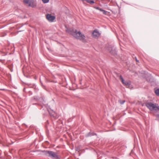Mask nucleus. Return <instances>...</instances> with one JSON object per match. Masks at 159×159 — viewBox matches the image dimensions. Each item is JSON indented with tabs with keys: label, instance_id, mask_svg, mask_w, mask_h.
<instances>
[{
	"label": "nucleus",
	"instance_id": "1",
	"mask_svg": "<svg viewBox=\"0 0 159 159\" xmlns=\"http://www.w3.org/2000/svg\"><path fill=\"white\" fill-rule=\"evenodd\" d=\"M145 104L150 111L156 113L159 112V106L158 104L149 102H146Z\"/></svg>",
	"mask_w": 159,
	"mask_h": 159
},
{
	"label": "nucleus",
	"instance_id": "2",
	"mask_svg": "<svg viewBox=\"0 0 159 159\" xmlns=\"http://www.w3.org/2000/svg\"><path fill=\"white\" fill-rule=\"evenodd\" d=\"M71 34L74 37L78 39L83 40L85 39V36L82 34L80 32L76 30H73L71 31Z\"/></svg>",
	"mask_w": 159,
	"mask_h": 159
},
{
	"label": "nucleus",
	"instance_id": "3",
	"mask_svg": "<svg viewBox=\"0 0 159 159\" xmlns=\"http://www.w3.org/2000/svg\"><path fill=\"white\" fill-rule=\"evenodd\" d=\"M24 2L27 4L29 6L32 7L36 6V4L33 0H24Z\"/></svg>",
	"mask_w": 159,
	"mask_h": 159
},
{
	"label": "nucleus",
	"instance_id": "4",
	"mask_svg": "<svg viewBox=\"0 0 159 159\" xmlns=\"http://www.w3.org/2000/svg\"><path fill=\"white\" fill-rule=\"evenodd\" d=\"M120 79L122 84L125 86H129L131 84V82L129 80L125 81L121 75H120Z\"/></svg>",
	"mask_w": 159,
	"mask_h": 159
},
{
	"label": "nucleus",
	"instance_id": "5",
	"mask_svg": "<svg viewBox=\"0 0 159 159\" xmlns=\"http://www.w3.org/2000/svg\"><path fill=\"white\" fill-rule=\"evenodd\" d=\"M46 18L50 22H52L55 19V17L53 16H52L51 14H47L46 15Z\"/></svg>",
	"mask_w": 159,
	"mask_h": 159
},
{
	"label": "nucleus",
	"instance_id": "6",
	"mask_svg": "<svg viewBox=\"0 0 159 159\" xmlns=\"http://www.w3.org/2000/svg\"><path fill=\"white\" fill-rule=\"evenodd\" d=\"M47 152L50 156L56 158H58L57 154L54 152L49 151H48Z\"/></svg>",
	"mask_w": 159,
	"mask_h": 159
},
{
	"label": "nucleus",
	"instance_id": "7",
	"mask_svg": "<svg viewBox=\"0 0 159 159\" xmlns=\"http://www.w3.org/2000/svg\"><path fill=\"white\" fill-rule=\"evenodd\" d=\"M100 33L97 30H95L92 33L93 36L94 38L98 37L100 35Z\"/></svg>",
	"mask_w": 159,
	"mask_h": 159
},
{
	"label": "nucleus",
	"instance_id": "8",
	"mask_svg": "<svg viewBox=\"0 0 159 159\" xmlns=\"http://www.w3.org/2000/svg\"><path fill=\"white\" fill-rule=\"evenodd\" d=\"M115 48H114V47H112L111 46H110L108 49V50L110 52H111L112 51L114 50Z\"/></svg>",
	"mask_w": 159,
	"mask_h": 159
},
{
	"label": "nucleus",
	"instance_id": "9",
	"mask_svg": "<svg viewBox=\"0 0 159 159\" xmlns=\"http://www.w3.org/2000/svg\"><path fill=\"white\" fill-rule=\"evenodd\" d=\"M90 4H92L94 3L93 1L92 0H86Z\"/></svg>",
	"mask_w": 159,
	"mask_h": 159
},
{
	"label": "nucleus",
	"instance_id": "10",
	"mask_svg": "<svg viewBox=\"0 0 159 159\" xmlns=\"http://www.w3.org/2000/svg\"><path fill=\"white\" fill-rule=\"evenodd\" d=\"M155 93L157 95L159 96V89L156 90L155 91Z\"/></svg>",
	"mask_w": 159,
	"mask_h": 159
},
{
	"label": "nucleus",
	"instance_id": "11",
	"mask_svg": "<svg viewBox=\"0 0 159 159\" xmlns=\"http://www.w3.org/2000/svg\"><path fill=\"white\" fill-rule=\"evenodd\" d=\"M43 2L44 3H47L49 2V0H42Z\"/></svg>",
	"mask_w": 159,
	"mask_h": 159
},
{
	"label": "nucleus",
	"instance_id": "12",
	"mask_svg": "<svg viewBox=\"0 0 159 159\" xmlns=\"http://www.w3.org/2000/svg\"><path fill=\"white\" fill-rule=\"evenodd\" d=\"M102 11L103 12V13L104 15H106L107 14V11L104 10H102Z\"/></svg>",
	"mask_w": 159,
	"mask_h": 159
},
{
	"label": "nucleus",
	"instance_id": "13",
	"mask_svg": "<svg viewBox=\"0 0 159 159\" xmlns=\"http://www.w3.org/2000/svg\"><path fill=\"white\" fill-rule=\"evenodd\" d=\"M125 102V101H120V103H121V104H123Z\"/></svg>",
	"mask_w": 159,
	"mask_h": 159
},
{
	"label": "nucleus",
	"instance_id": "14",
	"mask_svg": "<svg viewBox=\"0 0 159 159\" xmlns=\"http://www.w3.org/2000/svg\"><path fill=\"white\" fill-rule=\"evenodd\" d=\"M97 9H98L99 10H100V11H102V10H103L102 9H100V8H98H98H97Z\"/></svg>",
	"mask_w": 159,
	"mask_h": 159
},
{
	"label": "nucleus",
	"instance_id": "15",
	"mask_svg": "<svg viewBox=\"0 0 159 159\" xmlns=\"http://www.w3.org/2000/svg\"><path fill=\"white\" fill-rule=\"evenodd\" d=\"M157 116H159V115H157Z\"/></svg>",
	"mask_w": 159,
	"mask_h": 159
}]
</instances>
